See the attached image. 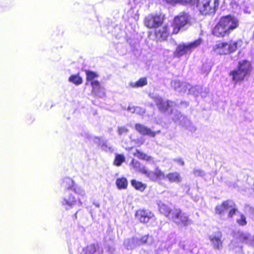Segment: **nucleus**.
Here are the masks:
<instances>
[{
  "label": "nucleus",
  "instance_id": "nucleus-1",
  "mask_svg": "<svg viewBox=\"0 0 254 254\" xmlns=\"http://www.w3.org/2000/svg\"><path fill=\"white\" fill-rule=\"evenodd\" d=\"M157 204L159 211L177 225L186 227L191 223L189 216L186 213L182 212L180 208H175L172 210L160 200L157 202Z\"/></svg>",
  "mask_w": 254,
  "mask_h": 254
},
{
  "label": "nucleus",
  "instance_id": "nucleus-2",
  "mask_svg": "<svg viewBox=\"0 0 254 254\" xmlns=\"http://www.w3.org/2000/svg\"><path fill=\"white\" fill-rule=\"evenodd\" d=\"M239 26V21L234 16L227 15L222 17L214 27L212 33L218 37L228 36Z\"/></svg>",
  "mask_w": 254,
  "mask_h": 254
},
{
  "label": "nucleus",
  "instance_id": "nucleus-3",
  "mask_svg": "<svg viewBox=\"0 0 254 254\" xmlns=\"http://www.w3.org/2000/svg\"><path fill=\"white\" fill-rule=\"evenodd\" d=\"M131 165L136 172L145 175L152 181L161 180L165 177L164 173L158 168L155 169L154 172L149 171L144 166L141 165L138 161L134 159H132Z\"/></svg>",
  "mask_w": 254,
  "mask_h": 254
},
{
  "label": "nucleus",
  "instance_id": "nucleus-4",
  "mask_svg": "<svg viewBox=\"0 0 254 254\" xmlns=\"http://www.w3.org/2000/svg\"><path fill=\"white\" fill-rule=\"evenodd\" d=\"M241 40L231 41L229 42H219L213 47V50L217 54L220 55H227L235 52L238 47L242 45Z\"/></svg>",
  "mask_w": 254,
  "mask_h": 254
},
{
  "label": "nucleus",
  "instance_id": "nucleus-5",
  "mask_svg": "<svg viewBox=\"0 0 254 254\" xmlns=\"http://www.w3.org/2000/svg\"><path fill=\"white\" fill-rule=\"evenodd\" d=\"M86 84H90L92 87V93L96 96L102 97L105 95V89L102 87L96 79L98 75L95 72L86 70Z\"/></svg>",
  "mask_w": 254,
  "mask_h": 254
},
{
  "label": "nucleus",
  "instance_id": "nucleus-6",
  "mask_svg": "<svg viewBox=\"0 0 254 254\" xmlns=\"http://www.w3.org/2000/svg\"><path fill=\"white\" fill-rule=\"evenodd\" d=\"M202 40L198 39L192 42L180 43L174 52V56L180 58L184 55H190L194 50L200 46Z\"/></svg>",
  "mask_w": 254,
  "mask_h": 254
},
{
  "label": "nucleus",
  "instance_id": "nucleus-7",
  "mask_svg": "<svg viewBox=\"0 0 254 254\" xmlns=\"http://www.w3.org/2000/svg\"><path fill=\"white\" fill-rule=\"evenodd\" d=\"M250 71V63L248 61H243L239 63L238 68L232 71L230 74L232 76L233 80L237 82L243 80Z\"/></svg>",
  "mask_w": 254,
  "mask_h": 254
},
{
  "label": "nucleus",
  "instance_id": "nucleus-8",
  "mask_svg": "<svg viewBox=\"0 0 254 254\" xmlns=\"http://www.w3.org/2000/svg\"><path fill=\"white\" fill-rule=\"evenodd\" d=\"M218 5V0H197L196 2L197 9L203 15L214 13Z\"/></svg>",
  "mask_w": 254,
  "mask_h": 254
},
{
  "label": "nucleus",
  "instance_id": "nucleus-9",
  "mask_svg": "<svg viewBox=\"0 0 254 254\" xmlns=\"http://www.w3.org/2000/svg\"><path fill=\"white\" fill-rule=\"evenodd\" d=\"M62 207L66 210H69L76 206H80L82 202L79 198H76L74 195L68 190L64 191V195L61 200Z\"/></svg>",
  "mask_w": 254,
  "mask_h": 254
},
{
  "label": "nucleus",
  "instance_id": "nucleus-10",
  "mask_svg": "<svg viewBox=\"0 0 254 254\" xmlns=\"http://www.w3.org/2000/svg\"><path fill=\"white\" fill-rule=\"evenodd\" d=\"M236 211L235 204L231 200H226L222 203L218 204L215 208V213L221 216L228 212L229 217H232Z\"/></svg>",
  "mask_w": 254,
  "mask_h": 254
},
{
  "label": "nucleus",
  "instance_id": "nucleus-11",
  "mask_svg": "<svg viewBox=\"0 0 254 254\" xmlns=\"http://www.w3.org/2000/svg\"><path fill=\"white\" fill-rule=\"evenodd\" d=\"M190 20L189 15L185 12L180 13L176 16L174 21L173 33L177 34L179 32L181 28L186 25Z\"/></svg>",
  "mask_w": 254,
  "mask_h": 254
},
{
  "label": "nucleus",
  "instance_id": "nucleus-12",
  "mask_svg": "<svg viewBox=\"0 0 254 254\" xmlns=\"http://www.w3.org/2000/svg\"><path fill=\"white\" fill-rule=\"evenodd\" d=\"M171 86L174 89L180 93H184L189 89V92L190 94H193L197 96V94L194 92V90L195 87H191L190 88V85L186 83H181L179 81L173 80L171 82Z\"/></svg>",
  "mask_w": 254,
  "mask_h": 254
},
{
  "label": "nucleus",
  "instance_id": "nucleus-13",
  "mask_svg": "<svg viewBox=\"0 0 254 254\" xmlns=\"http://www.w3.org/2000/svg\"><path fill=\"white\" fill-rule=\"evenodd\" d=\"M154 101L160 110L173 112V107L176 105L175 103L172 101H167L164 102L160 97H156L154 98Z\"/></svg>",
  "mask_w": 254,
  "mask_h": 254
},
{
  "label": "nucleus",
  "instance_id": "nucleus-14",
  "mask_svg": "<svg viewBox=\"0 0 254 254\" xmlns=\"http://www.w3.org/2000/svg\"><path fill=\"white\" fill-rule=\"evenodd\" d=\"M162 22V19L160 16L150 15L146 17L145 20V25L149 28H156Z\"/></svg>",
  "mask_w": 254,
  "mask_h": 254
},
{
  "label": "nucleus",
  "instance_id": "nucleus-15",
  "mask_svg": "<svg viewBox=\"0 0 254 254\" xmlns=\"http://www.w3.org/2000/svg\"><path fill=\"white\" fill-rule=\"evenodd\" d=\"M222 237V233L220 231L215 232L209 236V240L214 249L218 250L222 249L223 244Z\"/></svg>",
  "mask_w": 254,
  "mask_h": 254
},
{
  "label": "nucleus",
  "instance_id": "nucleus-16",
  "mask_svg": "<svg viewBox=\"0 0 254 254\" xmlns=\"http://www.w3.org/2000/svg\"><path fill=\"white\" fill-rule=\"evenodd\" d=\"M148 240L147 236H144L141 238H133L130 240H126L124 242L125 245L127 249H132L138 245L145 243Z\"/></svg>",
  "mask_w": 254,
  "mask_h": 254
},
{
  "label": "nucleus",
  "instance_id": "nucleus-17",
  "mask_svg": "<svg viewBox=\"0 0 254 254\" xmlns=\"http://www.w3.org/2000/svg\"><path fill=\"white\" fill-rule=\"evenodd\" d=\"M169 33V30L166 25L161 27L159 26L156 28L155 34L157 40H165Z\"/></svg>",
  "mask_w": 254,
  "mask_h": 254
},
{
  "label": "nucleus",
  "instance_id": "nucleus-18",
  "mask_svg": "<svg viewBox=\"0 0 254 254\" xmlns=\"http://www.w3.org/2000/svg\"><path fill=\"white\" fill-rule=\"evenodd\" d=\"M136 130L140 134L148 135L150 137H154L160 131H153L150 128H148L141 124H136L135 126Z\"/></svg>",
  "mask_w": 254,
  "mask_h": 254
},
{
  "label": "nucleus",
  "instance_id": "nucleus-19",
  "mask_svg": "<svg viewBox=\"0 0 254 254\" xmlns=\"http://www.w3.org/2000/svg\"><path fill=\"white\" fill-rule=\"evenodd\" d=\"M136 216L141 222L147 223L153 214L149 210H139L136 213Z\"/></svg>",
  "mask_w": 254,
  "mask_h": 254
},
{
  "label": "nucleus",
  "instance_id": "nucleus-20",
  "mask_svg": "<svg viewBox=\"0 0 254 254\" xmlns=\"http://www.w3.org/2000/svg\"><path fill=\"white\" fill-rule=\"evenodd\" d=\"M239 239L242 242L254 247V236L242 232L239 234Z\"/></svg>",
  "mask_w": 254,
  "mask_h": 254
},
{
  "label": "nucleus",
  "instance_id": "nucleus-21",
  "mask_svg": "<svg viewBox=\"0 0 254 254\" xmlns=\"http://www.w3.org/2000/svg\"><path fill=\"white\" fill-rule=\"evenodd\" d=\"M93 140L94 142L99 144V146L103 150L106 152H111L113 151L112 147L110 144H108L107 141L103 140L102 138L94 137Z\"/></svg>",
  "mask_w": 254,
  "mask_h": 254
},
{
  "label": "nucleus",
  "instance_id": "nucleus-22",
  "mask_svg": "<svg viewBox=\"0 0 254 254\" xmlns=\"http://www.w3.org/2000/svg\"><path fill=\"white\" fill-rule=\"evenodd\" d=\"M165 176L164 179L166 178L170 183H179L181 182L182 178L180 173L177 172H174L168 174L166 176Z\"/></svg>",
  "mask_w": 254,
  "mask_h": 254
},
{
  "label": "nucleus",
  "instance_id": "nucleus-23",
  "mask_svg": "<svg viewBox=\"0 0 254 254\" xmlns=\"http://www.w3.org/2000/svg\"><path fill=\"white\" fill-rule=\"evenodd\" d=\"M61 185L64 188L66 189V190L68 191H69V190H71L74 186L73 181L68 177L63 179Z\"/></svg>",
  "mask_w": 254,
  "mask_h": 254
},
{
  "label": "nucleus",
  "instance_id": "nucleus-24",
  "mask_svg": "<svg viewBox=\"0 0 254 254\" xmlns=\"http://www.w3.org/2000/svg\"><path fill=\"white\" fill-rule=\"evenodd\" d=\"M131 185L135 190L141 192L143 191L146 188V185L145 184H143L136 180H131Z\"/></svg>",
  "mask_w": 254,
  "mask_h": 254
},
{
  "label": "nucleus",
  "instance_id": "nucleus-25",
  "mask_svg": "<svg viewBox=\"0 0 254 254\" xmlns=\"http://www.w3.org/2000/svg\"><path fill=\"white\" fill-rule=\"evenodd\" d=\"M133 155L139 159L153 163L154 162L153 159L151 156H148L138 150H136L135 152L133 153Z\"/></svg>",
  "mask_w": 254,
  "mask_h": 254
},
{
  "label": "nucleus",
  "instance_id": "nucleus-26",
  "mask_svg": "<svg viewBox=\"0 0 254 254\" xmlns=\"http://www.w3.org/2000/svg\"><path fill=\"white\" fill-rule=\"evenodd\" d=\"M147 83V79L146 78H141L136 82H130L129 83L128 85L132 88H138L142 87Z\"/></svg>",
  "mask_w": 254,
  "mask_h": 254
},
{
  "label": "nucleus",
  "instance_id": "nucleus-27",
  "mask_svg": "<svg viewBox=\"0 0 254 254\" xmlns=\"http://www.w3.org/2000/svg\"><path fill=\"white\" fill-rule=\"evenodd\" d=\"M116 185L120 190L126 189L127 188L128 182L126 178H118L116 181Z\"/></svg>",
  "mask_w": 254,
  "mask_h": 254
},
{
  "label": "nucleus",
  "instance_id": "nucleus-28",
  "mask_svg": "<svg viewBox=\"0 0 254 254\" xmlns=\"http://www.w3.org/2000/svg\"><path fill=\"white\" fill-rule=\"evenodd\" d=\"M127 111L131 113H136L138 115H142L144 113V110L139 107H135L132 105H129L127 108Z\"/></svg>",
  "mask_w": 254,
  "mask_h": 254
},
{
  "label": "nucleus",
  "instance_id": "nucleus-29",
  "mask_svg": "<svg viewBox=\"0 0 254 254\" xmlns=\"http://www.w3.org/2000/svg\"><path fill=\"white\" fill-rule=\"evenodd\" d=\"M68 81L76 85H78L82 83V79L79 74H73L69 77Z\"/></svg>",
  "mask_w": 254,
  "mask_h": 254
},
{
  "label": "nucleus",
  "instance_id": "nucleus-30",
  "mask_svg": "<svg viewBox=\"0 0 254 254\" xmlns=\"http://www.w3.org/2000/svg\"><path fill=\"white\" fill-rule=\"evenodd\" d=\"M72 189L75 193L81 197H84L86 195L84 190L80 186H74Z\"/></svg>",
  "mask_w": 254,
  "mask_h": 254
},
{
  "label": "nucleus",
  "instance_id": "nucleus-31",
  "mask_svg": "<svg viewBox=\"0 0 254 254\" xmlns=\"http://www.w3.org/2000/svg\"><path fill=\"white\" fill-rule=\"evenodd\" d=\"M96 251L95 245H90L87 246L83 251L82 254H93Z\"/></svg>",
  "mask_w": 254,
  "mask_h": 254
},
{
  "label": "nucleus",
  "instance_id": "nucleus-32",
  "mask_svg": "<svg viewBox=\"0 0 254 254\" xmlns=\"http://www.w3.org/2000/svg\"><path fill=\"white\" fill-rule=\"evenodd\" d=\"M125 158L124 155H117L114 161V164L116 166H120L123 162L125 161Z\"/></svg>",
  "mask_w": 254,
  "mask_h": 254
},
{
  "label": "nucleus",
  "instance_id": "nucleus-33",
  "mask_svg": "<svg viewBox=\"0 0 254 254\" xmlns=\"http://www.w3.org/2000/svg\"><path fill=\"white\" fill-rule=\"evenodd\" d=\"M237 223L242 226H244L247 224L246 217L242 214L240 215V218L237 219Z\"/></svg>",
  "mask_w": 254,
  "mask_h": 254
},
{
  "label": "nucleus",
  "instance_id": "nucleus-34",
  "mask_svg": "<svg viewBox=\"0 0 254 254\" xmlns=\"http://www.w3.org/2000/svg\"><path fill=\"white\" fill-rule=\"evenodd\" d=\"M127 129L125 127H120L118 129V132L120 135H122L127 133Z\"/></svg>",
  "mask_w": 254,
  "mask_h": 254
},
{
  "label": "nucleus",
  "instance_id": "nucleus-35",
  "mask_svg": "<svg viewBox=\"0 0 254 254\" xmlns=\"http://www.w3.org/2000/svg\"><path fill=\"white\" fill-rule=\"evenodd\" d=\"M176 116L174 118L172 117L173 120L175 121H176L178 120H180V118L182 117V116H181L180 113H179L177 111L176 112Z\"/></svg>",
  "mask_w": 254,
  "mask_h": 254
},
{
  "label": "nucleus",
  "instance_id": "nucleus-36",
  "mask_svg": "<svg viewBox=\"0 0 254 254\" xmlns=\"http://www.w3.org/2000/svg\"><path fill=\"white\" fill-rule=\"evenodd\" d=\"M194 174L195 176H202L203 172L199 170H195L194 171Z\"/></svg>",
  "mask_w": 254,
  "mask_h": 254
},
{
  "label": "nucleus",
  "instance_id": "nucleus-37",
  "mask_svg": "<svg viewBox=\"0 0 254 254\" xmlns=\"http://www.w3.org/2000/svg\"><path fill=\"white\" fill-rule=\"evenodd\" d=\"M175 161L176 162H177L179 164H180V165H182V166H183L184 164V161L181 158H177V159H175Z\"/></svg>",
  "mask_w": 254,
  "mask_h": 254
},
{
  "label": "nucleus",
  "instance_id": "nucleus-38",
  "mask_svg": "<svg viewBox=\"0 0 254 254\" xmlns=\"http://www.w3.org/2000/svg\"><path fill=\"white\" fill-rule=\"evenodd\" d=\"M210 69H211V68H210V66H208L207 67V69L205 71L209 72L210 70Z\"/></svg>",
  "mask_w": 254,
  "mask_h": 254
},
{
  "label": "nucleus",
  "instance_id": "nucleus-39",
  "mask_svg": "<svg viewBox=\"0 0 254 254\" xmlns=\"http://www.w3.org/2000/svg\"><path fill=\"white\" fill-rule=\"evenodd\" d=\"M242 248H240L239 250L238 251H236V252H240Z\"/></svg>",
  "mask_w": 254,
  "mask_h": 254
},
{
  "label": "nucleus",
  "instance_id": "nucleus-40",
  "mask_svg": "<svg viewBox=\"0 0 254 254\" xmlns=\"http://www.w3.org/2000/svg\"><path fill=\"white\" fill-rule=\"evenodd\" d=\"M96 206L99 207V205L98 204V205H96Z\"/></svg>",
  "mask_w": 254,
  "mask_h": 254
}]
</instances>
